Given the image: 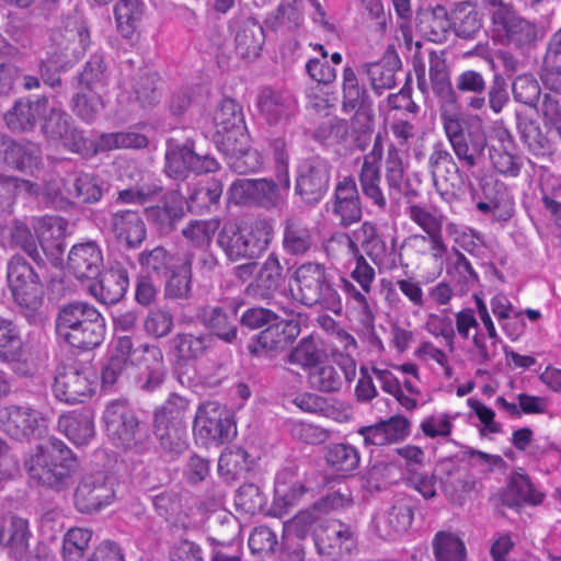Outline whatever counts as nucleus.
<instances>
[{"instance_id": "obj_1", "label": "nucleus", "mask_w": 561, "mask_h": 561, "mask_svg": "<svg viewBox=\"0 0 561 561\" xmlns=\"http://www.w3.org/2000/svg\"><path fill=\"white\" fill-rule=\"evenodd\" d=\"M56 331L72 347L91 350L104 340L105 320L94 306L72 301L60 307Z\"/></svg>"}, {"instance_id": "obj_2", "label": "nucleus", "mask_w": 561, "mask_h": 561, "mask_svg": "<svg viewBox=\"0 0 561 561\" xmlns=\"http://www.w3.org/2000/svg\"><path fill=\"white\" fill-rule=\"evenodd\" d=\"M78 461L72 450L60 439L50 437L36 446L25 460L30 478L42 485L61 490L69 483Z\"/></svg>"}, {"instance_id": "obj_3", "label": "nucleus", "mask_w": 561, "mask_h": 561, "mask_svg": "<svg viewBox=\"0 0 561 561\" xmlns=\"http://www.w3.org/2000/svg\"><path fill=\"white\" fill-rule=\"evenodd\" d=\"M103 422L107 437L116 446L140 454L149 450V430L127 400L108 402L103 412Z\"/></svg>"}, {"instance_id": "obj_4", "label": "nucleus", "mask_w": 561, "mask_h": 561, "mask_svg": "<svg viewBox=\"0 0 561 561\" xmlns=\"http://www.w3.org/2000/svg\"><path fill=\"white\" fill-rule=\"evenodd\" d=\"M273 229L264 220L244 226L228 222L219 230L217 245L231 262L253 260L268 247Z\"/></svg>"}, {"instance_id": "obj_5", "label": "nucleus", "mask_w": 561, "mask_h": 561, "mask_svg": "<svg viewBox=\"0 0 561 561\" xmlns=\"http://www.w3.org/2000/svg\"><path fill=\"white\" fill-rule=\"evenodd\" d=\"M295 280L298 285V299L306 306H320L340 314L342 298L331 284L323 264L307 262L297 267Z\"/></svg>"}, {"instance_id": "obj_6", "label": "nucleus", "mask_w": 561, "mask_h": 561, "mask_svg": "<svg viewBox=\"0 0 561 561\" xmlns=\"http://www.w3.org/2000/svg\"><path fill=\"white\" fill-rule=\"evenodd\" d=\"M488 4L492 36L500 44L524 47L537 38L536 24L524 19L515 8L503 0H483Z\"/></svg>"}, {"instance_id": "obj_7", "label": "nucleus", "mask_w": 561, "mask_h": 561, "mask_svg": "<svg viewBox=\"0 0 561 561\" xmlns=\"http://www.w3.org/2000/svg\"><path fill=\"white\" fill-rule=\"evenodd\" d=\"M7 278L13 301L27 317H34L44 300L39 275L21 255H13L7 265Z\"/></svg>"}, {"instance_id": "obj_8", "label": "nucleus", "mask_w": 561, "mask_h": 561, "mask_svg": "<svg viewBox=\"0 0 561 561\" xmlns=\"http://www.w3.org/2000/svg\"><path fill=\"white\" fill-rule=\"evenodd\" d=\"M44 194L51 206L62 208L69 203H96L102 197L98 179L90 173L73 172L61 181L43 179Z\"/></svg>"}, {"instance_id": "obj_9", "label": "nucleus", "mask_w": 561, "mask_h": 561, "mask_svg": "<svg viewBox=\"0 0 561 561\" xmlns=\"http://www.w3.org/2000/svg\"><path fill=\"white\" fill-rule=\"evenodd\" d=\"M164 159V172L173 180L183 181L190 173H210L219 169V162L214 157L196 153L191 140L184 144L168 140Z\"/></svg>"}, {"instance_id": "obj_10", "label": "nucleus", "mask_w": 561, "mask_h": 561, "mask_svg": "<svg viewBox=\"0 0 561 561\" xmlns=\"http://www.w3.org/2000/svg\"><path fill=\"white\" fill-rule=\"evenodd\" d=\"M283 175L278 183L272 179H238L233 181L227 192L228 201L234 205L259 206L273 209L282 203Z\"/></svg>"}, {"instance_id": "obj_11", "label": "nucleus", "mask_w": 561, "mask_h": 561, "mask_svg": "<svg viewBox=\"0 0 561 561\" xmlns=\"http://www.w3.org/2000/svg\"><path fill=\"white\" fill-rule=\"evenodd\" d=\"M433 186L439 196L450 203L457 197L462 183L460 169L449 150L442 142H436L427 161Z\"/></svg>"}, {"instance_id": "obj_12", "label": "nucleus", "mask_w": 561, "mask_h": 561, "mask_svg": "<svg viewBox=\"0 0 561 561\" xmlns=\"http://www.w3.org/2000/svg\"><path fill=\"white\" fill-rule=\"evenodd\" d=\"M115 495V479L105 471H96L80 480L75 491V506L80 513H96L112 504Z\"/></svg>"}, {"instance_id": "obj_13", "label": "nucleus", "mask_w": 561, "mask_h": 561, "mask_svg": "<svg viewBox=\"0 0 561 561\" xmlns=\"http://www.w3.org/2000/svg\"><path fill=\"white\" fill-rule=\"evenodd\" d=\"M331 165L324 158L312 156L297 167L295 191L308 204H318L327 194L331 180Z\"/></svg>"}, {"instance_id": "obj_14", "label": "nucleus", "mask_w": 561, "mask_h": 561, "mask_svg": "<svg viewBox=\"0 0 561 561\" xmlns=\"http://www.w3.org/2000/svg\"><path fill=\"white\" fill-rule=\"evenodd\" d=\"M194 433L205 443L224 444L236 435L237 430L225 408L216 402H206L196 413Z\"/></svg>"}, {"instance_id": "obj_15", "label": "nucleus", "mask_w": 561, "mask_h": 561, "mask_svg": "<svg viewBox=\"0 0 561 561\" xmlns=\"http://www.w3.org/2000/svg\"><path fill=\"white\" fill-rule=\"evenodd\" d=\"M1 430L15 440H28L46 428L43 414L30 405L11 404L0 410Z\"/></svg>"}, {"instance_id": "obj_16", "label": "nucleus", "mask_w": 561, "mask_h": 561, "mask_svg": "<svg viewBox=\"0 0 561 561\" xmlns=\"http://www.w3.org/2000/svg\"><path fill=\"white\" fill-rule=\"evenodd\" d=\"M314 546L325 561H344L356 550L357 542L351 526L332 520L316 535Z\"/></svg>"}, {"instance_id": "obj_17", "label": "nucleus", "mask_w": 561, "mask_h": 561, "mask_svg": "<svg viewBox=\"0 0 561 561\" xmlns=\"http://www.w3.org/2000/svg\"><path fill=\"white\" fill-rule=\"evenodd\" d=\"M42 130L53 140H59L64 147L76 153L89 150L83 133L72 124L71 116L59 106H53L42 115Z\"/></svg>"}, {"instance_id": "obj_18", "label": "nucleus", "mask_w": 561, "mask_h": 561, "mask_svg": "<svg viewBox=\"0 0 561 561\" xmlns=\"http://www.w3.org/2000/svg\"><path fill=\"white\" fill-rule=\"evenodd\" d=\"M383 154V146L380 135L376 136L373 147L363 158L358 172V181L362 193L378 210L385 211L388 206L386 195L381 188L380 162Z\"/></svg>"}, {"instance_id": "obj_19", "label": "nucleus", "mask_w": 561, "mask_h": 561, "mask_svg": "<svg viewBox=\"0 0 561 561\" xmlns=\"http://www.w3.org/2000/svg\"><path fill=\"white\" fill-rule=\"evenodd\" d=\"M94 385L93 374L89 368L66 366L55 377L54 393L62 402L81 403L92 396Z\"/></svg>"}, {"instance_id": "obj_20", "label": "nucleus", "mask_w": 561, "mask_h": 561, "mask_svg": "<svg viewBox=\"0 0 561 561\" xmlns=\"http://www.w3.org/2000/svg\"><path fill=\"white\" fill-rule=\"evenodd\" d=\"M229 30L233 34L238 56L245 60H254L260 56L265 32L252 15L242 12L233 15L229 21Z\"/></svg>"}, {"instance_id": "obj_21", "label": "nucleus", "mask_w": 561, "mask_h": 561, "mask_svg": "<svg viewBox=\"0 0 561 561\" xmlns=\"http://www.w3.org/2000/svg\"><path fill=\"white\" fill-rule=\"evenodd\" d=\"M51 39L55 45L53 51H57L64 66L71 67L84 56L90 45V33L84 22L69 20L62 30L53 33Z\"/></svg>"}, {"instance_id": "obj_22", "label": "nucleus", "mask_w": 561, "mask_h": 561, "mask_svg": "<svg viewBox=\"0 0 561 561\" xmlns=\"http://www.w3.org/2000/svg\"><path fill=\"white\" fill-rule=\"evenodd\" d=\"M300 333V325L295 320H274L262 330L249 344L251 355L259 356L284 350Z\"/></svg>"}, {"instance_id": "obj_23", "label": "nucleus", "mask_w": 561, "mask_h": 561, "mask_svg": "<svg viewBox=\"0 0 561 561\" xmlns=\"http://www.w3.org/2000/svg\"><path fill=\"white\" fill-rule=\"evenodd\" d=\"M256 107L260 117L268 125H284L297 112V102L287 92L265 87L257 94Z\"/></svg>"}, {"instance_id": "obj_24", "label": "nucleus", "mask_w": 561, "mask_h": 561, "mask_svg": "<svg viewBox=\"0 0 561 561\" xmlns=\"http://www.w3.org/2000/svg\"><path fill=\"white\" fill-rule=\"evenodd\" d=\"M147 220L161 233H169L186 214L185 195L180 186L167 192L161 203L145 209Z\"/></svg>"}, {"instance_id": "obj_25", "label": "nucleus", "mask_w": 561, "mask_h": 561, "mask_svg": "<svg viewBox=\"0 0 561 561\" xmlns=\"http://www.w3.org/2000/svg\"><path fill=\"white\" fill-rule=\"evenodd\" d=\"M103 265V251L96 241L73 244L68 253L67 267L77 279H95Z\"/></svg>"}, {"instance_id": "obj_26", "label": "nucleus", "mask_w": 561, "mask_h": 561, "mask_svg": "<svg viewBox=\"0 0 561 561\" xmlns=\"http://www.w3.org/2000/svg\"><path fill=\"white\" fill-rule=\"evenodd\" d=\"M415 508L416 501L412 496L405 494L394 496L378 522L380 535L392 540L407 533L414 519Z\"/></svg>"}, {"instance_id": "obj_27", "label": "nucleus", "mask_w": 561, "mask_h": 561, "mask_svg": "<svg viewBox=\"0 0 561 561\" xmlns=\"http://www.w3.org/2000/svg\"><path fill=\"white\" fill-rule=\"evenodd\" d=\"M443 492L447 500L461 505L465 497L476 489V479L460 462L446 459L440 462Z\"/></svg>"}, {"instance_id": "obj_28", "label": "nucleus", "mask_w": 561, "mask_h": 561, "mask_svg": "<svg viewBox=\"0 0 561 561\" xmlns=\"http://www.w3.org/2000/svg\"><path fill=\"white\" fill-rule=\"evenodd\" d=\"M333 214L343 227H348L362 219L360 197L356 182L352 176H345L336 184Z\"/></svg>"}, {"instance_id": "obj_29", "label": "nucleus", "mask_w": 561, "mask_h": 561, "mask_svg": "<svg viewBox=\"0 0 561 561\" xmlns=\"http://www.w3.org/2000/svg\"><path fill=\"white\" fill-rule=\"evenodd\" d=\"M98 283L90 286L91 295L102 304L113 305L124 298L128 287V272L121 264L111 266L100 274Z\"/></svg>"}, {"instance_id": "obj_30", "label": "nucleus", "mask_w": 561, "mask_h": 561, "mask_svg": "<svg viewBox=\"0 0 561 561\" xmlns=\"http://www.w3.org/2000/svg\"><path fill=\"white\" fill-rule=\"evenodd\" d=\"M140 357H136L144 370L138 377V386L146 391L156 390L163 381L165 375V364L162 350L158 345L141 344L139 345Z\"/></svg>"}, {"instance_id": "obj_31", "label": "nucleus", "mask_w": 561, "mask_h": 561, "mask_svg": "<svg viewBox=\"0 0 561 561\" xmlns=\"http://www.w3.org/2000/svg\"><path fill=\"white\" fill-rule=\"evenodd\" d=\"M48 108V99L45 95L35 101L21 99L4 115V121L12 131L32 130L38 117H42Z\"/></svg>"}, {"instance_id": "obj_32", "label": "nucleus", "mask_w": 561, "mask_h": 561, "mask_svg": "<svg viewBox=\"0 0 561 561\" xmlns=\"http://www.w3.org/2000/svg\"><path fill=\"white\" fill-rule=\"evenodd\" d=\"M385 179L389 193L404 196L408 202L419 196L405 176V167L397 145L390 144L385 159Z\"/></svg>"}, {"instance_id": "obj_33", "label": "nucleus", "mask_w": 561, "mask_h": 561, "mask_svg": "<svg viewBox=\"0 0 561 561\" xmlns=\"http://www.w3.org/2000/svg\"><path fill=\"white\" fill-rule=\"evenodd\" d=\"M409 421L404 416H393L375 425L358 430L365 445L383 446L404 439L409 434Z\"/></svg>"}, {"instance_id": "obj_34", "label": "nucleus", "mask_w": 561, "mask_h": 561, "mask_svg": "<svg viewBox=\"0 0 561 561\" xmlns=\"http://www.w3.org/2000/svg\"><path fill=\"white\" fill-rule=\"evenodd\" d=\"M4 163L15 170L38 178L42 164L41 147L32 141L11 140Z\"/></svg>"}, {"instance_id": "obj_35", "label": "nucleus", "mask_w": 561, "mask_h": 561, "mask_svg": "<svg viewBox=\"0 0 561 561\" xmlns=\"http://www.w3.org/2000/svg\"><path fill=\"white\" fill-rule=\"evenodd\" d=\"M159 78L156 73H146L139 77L131 85L128 95H121L119 102L129 101V113L138 114L140 110L152 108L160 102L161 92L158 88Z\"/></svg>"}, {"instance_id": "obj_36", "label": "nucleus", "mask_w": 561, "mask_h": 561, "mask_svg": "<svg viewBox=\"0 0 561 561\" xmlns=\"http://www.w3.org/2000/svg\"><path fill=\"white\" fill-rule=\"evenodd\" d=\"M30 530L26 519L11 516L3 519L0 526V545L15 560L22 559L28 549Z\"/></svg>"}, {"instance_id": "obj_37", "label": "nucleus", "mask_w": 561, "mask_h": 561, "mask_svg": "<svg viewBox=\"0 0 561 561\" xmlns=\"http://www.w3.org/2000/svg\"><path fill=\"white\" fill-rule=\"evenodd\" d=\"M400 69L401 62L398 56L385 57L379 61L363 65V71L367 76L370 88L378 96L396 87V73Z\"/></svg>"}, {"instance_id": "obj_38", "label": "nucleus", "mask_w": 561, "mask_h": 561, "mask_svg": "<svg viewBox=\"0 0 561 561\" xmlns=\"http://www.w3.org/2000/svg\"><path fill=\"white\" fill-rule=\"evenodd\" d=\"M284 280L283 266L277 254L271 253L263 262L255 280L248 286V293L265 299L276 291Z\"/></svg>"}, {"instance_id": "obj_39", "label": "nucleus", "mask_w": 561, "mask_h": 561, "mask_svg": "<svg viewBox=\"0 0 561 561\" xmlns=\"http://www.w3.org/2000/svg\"><path fill=\"white\" fill-rule=\"evenodd\" d=\"M202 323L218 339L233 343L238 337L237 309L230 312L222 307H209L201 316Z\"/></svg>"}, {"instance_id": "obj_40", "label": "nucleus", "mask_w": 561, "mask_h": 561, "mask_svg": "<svg viewBox=\"0 0 561 561\" xmlns=\"http://www.w3.org/2000/svg\"><path fill=\"white\" fill-rule=\"evenodd\" d=\"M419 32L433 43H444L451 30V23L447 9L436 5L431 10L421 12L416 18Z\"/></svg>"}, {"instance_id": "obj_41", "label": "nucleus", "mask_w": 561, "mask_h": 561, "mask_svg": "<svg viewBox=\"0 0 561 561\" xmlns=\"http://www.w3.org/2000/svg\"><path fill=\"white\" fill-rule=\"evenodd\" d=\"M213 335L207 333L179 332L171 340V350L180 362L201 358L211 347Z\"/></svg>"}, {"instance_id": "obj_42", "label": "nucleus", "mask_w": 561, "mask_h": 561, "mask_svg": "<svg viewBox=\"0 0 561 561\" xmlns=\"http://www.w3.org/2000/svg\"><path fill=\"white\" fill-rule=\"evenodd\" d=\"M111 225L119 239H124L131 247H138L146 238V227L136 210H118L112 215Z\"/></svg>"}, {"instance_id": "obj_43", "label": "nucleus", "mask_w": 561, "mask_h": 561, "mask_svg": "<svg viewBox=\"0 0 561 561\" xmlns=\"http://www.w3.org/2000/svg\"><path fill=\"white\" fill-rule=\"evenodd\" d=\"M313 245V234L299 218L289 217L283 222V249L291 255H304Z\"/></svg>"}, {"instance_id": "obj_44", "label": "nucleus", "mask_w": 561, "mask_h": 561, "mask_svg": "<svg viewBox=\"0 0 561 561\" xmlns=\"http://www.w3.org/2000/svg\"><path fill=\"white\" fill-rule=\"evenodd\" d=\"M486 145L484 133L476 129L469 130L466 137L450 146L460 163L467 169H472L482 163Z\"/></svg>"}, {"instance_id": "obj_45", "label": "nucleus", "mask_w": 561, "mask_h": 561, "mask_svg": "<svg viewBox=\"0 0 561 561\" xmlns=\"http://www.w3.org/2000/svg\"><path fill=\"white\" fill-rule=\"evenodd\" d=\"M59 430L77 446H83L94 436L93 417L89 412L64 414L58 420Z\"/></svg>"}, {"instance_id": "obj_46", "label": "nucleus", "mask_w": 561, "mask_h": 561, "mask_svg": "<svg viewBox=\"0 0 561 561\" xmlns=\"http://www.w3.org/2000/svg\"><path fill=\"white\" fill-rule=\"evenodd\" d=\"M449 19L455 34L465 39L473 38L482 26L477 7L471 1L456 3Z\"/></svg>"}, {"instance_id": "obj_47", "label": "nucleus", "mask_w": 561, "mask_h": 561, "mask_svg": "<svg viewBox=\"0 0 561 561\" xmlns=\"http://www.w3.org/2000/svg\"><path fill=\"white\" fill-rule=\"evenodd\" d=\"M516 128L520 141L530 153L536 157H545L552 152V144L537 122L517 114Z\"/></svg>"}, {"instance_id": "obj_48", "label": "nucleus", "mask_w": 561, "mask_h": 561, "mask_svg": "<svg viewBox=\"0 0 561 561\" xmlns=\"http://www.w3.org/2000/svg\"><path fill=\"white\" fill-rule=\"evenodd\" d=\"M430 57V80L432 83L433 91L442 100L447 102L455 101V90L451 85L449 78V70L447 67L445 51L431 50Z\"/></svg>"}, {"instance_id": "obj_49", "label": "nucleus", "mask_w": 561, "mask_h": 561, "mask_svg": "<svg viewBox=\"0 0 561 561\" xmlns=\"http://www.w3.org/2000/svg\"><path fill=\"white\" fill-rule=\"evenodd\" d=\"M23 356V342L18 325L0 316V363L19 364Z\"/></svg>"}, {"instance_id": "obj_50", "label": "nucleus", "mask_w": 561, "mask_h": 561, "mask_svg": "<svg viewBox=\"0 0 561 561\" xmlns=\"http://www.w3.org/2000/svg\"><path fill=\"white\" fill-rule=\"evenodd\" d=\"M331 335L335 345L342 348L341 353L334 354L335 362L343 371L345 381L351 383L357 370L356 360L352 355L357 348V342L351 333L341 328L334 329Z\"/></svg>"}, {"instance_id": "obj_51", "label": "nucleus", "mask_w": 561, "mask_h": 561, "mask_svg": "<svg viewBox=\"0 0 561 561\" xmlns=\"http://www.w3.org/2000/svg\"><path fill=\"white\" fill-rule=\"evenodd\" d=\"M222 184L218 180L209 181L205 186H193L188 188L185 196V208L192 213L209 211L216 206L222 194Z\"/></svg>"}, {"instance_id": "obj_52", "label": "nucleus", "mask_w": 561, "mask_h": 561, "mask_svg": "<svg viewBox=\"0 0 561 561\" xmlns=\"http://www.w3.org/2000/svg\"><path fill=\"white\" fill-rule=\"evenodd\" d=\"M328 466L336 472L348 474L356 470L360 462L359 451L350 444H330L324 454Z\"/></svg>"}, {"instance_id": "obj_53", "label": "nucleus", "mask_w": 561, "mask_h": 561, "mask_svg": "<svg viewBox=\"0 0 561 561\" xmlns=\"http://www.w3.org/2000/svg\"><path fill=\"white\" fill-rule=\"evenodd\" d=\"M153 434L160 447L171 458L180 456L187 448L183 425L153 422Z\"/></svg>"}, {"instance_id": "obj_54", "label": "nucleus", "mask_w": 561, "mask_h": 561, "mask_svg": "<svg viewBox=\"0 0 561 561\" xmlns=\"http://www.w3.org/2000/svg\"><path fill=\"white\" fill-rule=\"evenodd\" d=\"M168 280L164 295L172 299H188L192 293V263L186 257L181 264H176L167 276Z\"/></svg>"}, {"instance_id": "obj_55", "label": "nucleus", "mask_w": 561, "mask_h": 561, "mask_svg": "<svg viewBox=\"0 0 561 561\" xmlns=\"http://www.w3.org/2000/svg\"><path fill=\"white\" fill-rule=\"evenodd\" d=\"M435 561H466V546L463 541L453 533L438 531L433 541Z\"/></svg>"}, {"instance_id": "obj_56", "label": "nucleus", "mask_w": 561, "mask_h": 561, "mask_svg": "<svg viewBox=\"0 0 561 561\" xmlns=\"http://www.w3.org/2000/svg\"><path fill=\"white\" fill-rule=\"evenodd\" d=\"M118 32L130 38L144 14V3L139 0H119L114 9Z\"/></svg>"}, {"instance_id": "obj_57", "label": "nucleus", "mask_w": 561, "mask_h": 561, "mask_svg": "<svg viewBox=\"0 0 561 561\" xmlns=\"http://www.w3.org/2000/svg\"><path fill=\"white\" fill-rule=\"evenodd\" d=\"M310 387L323 393L339 392L343 379L335 366L329 363L317 364L308 374Z\"/></svg>"}, {"instance_id": "obj_58", "label": "nucleus", "mask_w": 561, "mask_h": 561, "mask_svg": "<svg viewBox=\"0 0 561 561\" xmlns=\"http://www.w3.org/2000/svg\"><path fill=\"white\" fill-rule=\"evenodd\" d=\"M342 93V106L345 111L362 107L368 98L366 88L359 83L356 72L350 66L343 69Z\"/></svg>"}, {"instance_id": "obj_59", "label": "nucleus", "mask_w": 561, "mask_h": 561, "mask_svg": "<svg viewBox=\"0 0 561 561\" xmlns=\"http://www.w3.org/2000/svg\"><path fill=\"white\" fill-rule=\"evenodd\" d=\"M322 351L312 335L302 337L287 355V362L302 369H312L321 362Z\"/></svg>"}, {"instance_id": "obj_60", "label": "nucleus", "mask_w": 561, "mask_h": 561, "mask_svg": "<svg viewBox=\"0 0 561 561\" xmlns=\"http://www.w3.org/2000/svg\"><path fill=\"white\" fill-rule=\"evenodd\" d=\"M213 138L216 148L230 159L249 146L245 126L215 131Z\"/></svg>"}, {"instance_id": "obj_61", "label": "nucleus", "mask_w": 561, "mask_h": 561, "mask_svg": "<svg viewBox=\"0 0 561 561\" xmlns=\"http://www.w3.org/2000/svg\"><path fill=\"white\" fill-rule=\"evenodd\" d=\"M139 264L158 276L167 277L178 264L176 257L163 247L145 250L139 255Z\"/></svg>"}, {"instance_id": "obj_62", "label": "nucleus", "mask_w": 561, "mask_h": 561, "mask_svg": "<svg viewBox=\"0 0 561 561\" xmlns=\"http://www.w3.org/2000/svg\"><path fill=\"white\" fill-rule=\"evenodd\" d=\"M77 80L89 92H98L105 88L107 73L103 57L100 55L91 56L83 70L78 75Z\"/></svg>"}, {"instance_id": "obj_63", "label": "nucleus", "mask_w": 561, "mask_h": 561, "mask_svg": "<svg viewBox=\"0 0 561 561\" xmlns=\"http://www.w3.org/2000/svg\"><path fill=\"white\" fill-rule=\"evenodd\" d=\"M216 131L245 126L242 106L232 99L220 102L214 113Z\"/></svg>"}, {"instance_id": "obj_64", "label": "nucleus", "mask_w": 561, "mask_h": 561, "mask_svg": "<svg viewBox=\"0 0 561 561\" xmlns=\"http://www.w3.org/2000/svg\"><path fill=\"white\" fill-rule=\"evenodd\" d=\"M512 93L516 102L535 108L540 99L541 89L533 75H520L512 83Z\"/></svg>"}]
</instances>
